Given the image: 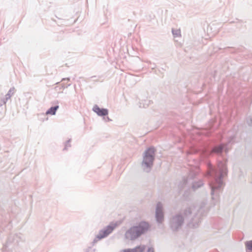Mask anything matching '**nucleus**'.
<instances>
[{"label":"nucleus","mask_w":252,"mask_h":252,"mask_svg":"<svg viewBox=\"0 0 252 252\" xmlns=\"http://www.w3.org/2000/svg\"><path fill=\"white\" fill-rule=\"evenodd\" d=\"M150 227V225L147 222L141 221L126 231L125 234V239L128 240H135L148 232Z\"/></svg>","instance_id":"f257e3e1"},{"label":"nucleus","mask_w":252,"mask_h":252,"mask_svg":"<svg viewBox=\"0 0 252 252\" xmlns=\"http://www.w3.org/2000/svg\"><path fill=\"white\" fill-rule=\"evenodd\" d=\"M219 171H215V182L210 184L211 188V195L212 199H214V195L216 193V190L220 189L223 186V182L221 178L227 174L225 163L223 162H220L218 163Z\"/></svg>","instance_id":"f03ea898"},{"label":"nucleus","mask_w":252,"mask_h":252,"mask_svg":"<svg viewBox=\"0 0 252 252\" xmlns=\"http://www.w3.org/2000/svg\"><path fill=\"white\" fill-rule=\"evenodd\" d=\"M155 155V150L153 147L148 148L143 153L141 166L143 169L146 172H149L152 167Z\"/></svg>","instance_id":"7ed1b4c3"},{"label":"nucleus","mask_w":252,"mask_h":252,"mask_svg":"<svg viewBox=\"0 0 252 252\" xmlns=\"http://www.w3.org/2000/svg\"><path fill=\"white\" fill-rule=\"evenodd\" d=\"M119 224L120 223L118 221L112 222L108 225L100 229L94 238L92 242L93 244L94 245L100 240L108 236Z\"/></svg>","instance_id":"20e7f679"},{"label":"nucleus","mask_w":252,"mask_h":252,"mask_svg":"<svg viewBox=\"0 0 252 252\" xmlns=\"http://www.w3.org/2000/svg\"><path fill=\"white\" fill-rule=\"evenodd\" d=\"M184 215L185 218L190 219L188 224L189 227L196 228L198 226L200 222V216L196 214L194 207L186 209L184 211Z\"/></svg>","instance_id":"39448f33"},{"label":"nucleus","mask_w":252,"mask_h":252,"mask_svg":"<svg viewBox=\"0 0 252 252\" xmlns=\"http://www.w3.org/2000/svg\"><path fill=\"white\" fill-rule=\"evenodd\" d=\"M184 218L181 214H177L173 216L170 220V226L174 231L181 228L183 224Z\"/></svg>","instance_id":"423d86ee"},{"label":"nucleus","mask_w":252,"mask_h":252,"mask_svg":"<svg viewBox=\"0 0 252 252\" xmlns=\"http://www.w3.org/2000/svg\"><path fill=\"white\" fill-rule=\"evenodd\" d=\"M156 218L157 221L158 223H161L164 220L163 205L161 202H158L157 204Z\"/></svg>","instance_id":"0eeeda50"},{"label":"nucleus","mask_w":252,"mask_h":252,"mask_svg":"<svg viewBox=\"0 0 252 252\" xmlns=\"http://www.w3.org/2000/svg\"><path fill=\"white\" fill-rule=\"evenodd\" d=\"M93 110L98 116H105L108 114V110L106 108H100L97 105L94 106Z\"/></svg>","instance_id":"6e6552de"},{"label":"nucleus","mask_w":252,"mask_h":252,"mask_svg":"<svg viewBox=\"0 0 252 252\" xmlns=\"http://www.w3.org/2000/svg\"><path fill=\"white\" fill-rule=\"evenodd\" d=\"M15 93V89L14 87L11 88L8 91L7 93L5 94V97L1 98V102L2 104H0V106L2 104H5L7 101L10 99V98L14 95Z\"/></svg>","instance_id":"1a4fd4ad"},{"label":"nucleus","mask_w":252,"mask_h":252,"mask_svg":"<svg viewBox=\"0 0 252 252\" xmlns=\"http://www.w3.org/2000/svg\"><path fill=\"white\" fill-rule=\"evenodd\" d=\"M146 249L145 245H140L133 249H126L123 250V252H143Z\"/></svg>","instance_id":"9d476101"},{"label":"nucleus","mask_w":252,"mask_h":252,"mask_svg":"<svg viewBox=\"0 0 252 252\" xmlns=\"http://www.w3.org/2000/svg\"><path fill=\"white\" fill-rule=\"evenodd\" d=\"M59 106L58 105L52 107L49 109L46 112V115H54L56 114V111L58 109Z\"/></svg>","instance_id":"9b49d317"},{"label":"nucleus","mask_w":252,"mask_h":252,"mask_svg":"<svg viewBox=\"0 0 252 252\" xmlns=\"http://www.w3.org/2000/svg\"><path fill=\"white\" fill-rule=\"evenodd\" d=\"M223 150H224L226 152L227 151L224 145H220L218 147H216L213 150V152L217 154L221 153Z\"/></svg>","instance_id":"f8f14e48"},{"label":"nucleus","mask_w":252,"mask_h":252,"mask_svg":"<svg viewBox=\"0 0 252 252\" xmlns=\"http://www.w3.org/2000/svg\"><path fill=\"white\" fill-rule=\"evenodd\" d=\"M203 185L202 181L200 180L198 182H194L192 185V188L196 189Z\"/></svg>","instance_id":"ddd939ff"},{"label":"nucleus","mask_w":252,"mask_h":252,"mask_svg":"<svg viewBox=\"0 0 252 252\" xmlns=\"http://www.w3.org/2000/svg\"><path fill=\"white\" fill-rule=\"evenodd\" d=\"M173 35L174 37H178L181 36V31L179 29L172 30Z\"/></svg>","instance_id":"4468645a"},{"label":"nucleus","mask_w":252,"mask_h":252,"mask_svg":"<svg viewBox=\"0 0 252 252\" xmlns=\"http://www.w3.org/2000/svg\"><path fill=\"white\" fill-rule=\"evenodd\" d=\"M245 246L249 250L252 251V240L246 242Z\"/></svg>","instance_id":"2eb2a0df"},{"label":"nucleus","mask_w":252,"mask_h":252,"mask_svg":"<svg viewBox=\"0 0 252 252\" xmlns=\"http://www.w3.org/2000/svg\"><path fill=\"white\" fill-rule=\"evenodd\" d=\"M145 101V102L144 103H142L141 102H140V104H139V107H146L147 106H148L150 103V101H149L148 100H144Z\"/></svg>","instance_id":"dca6fc26"},{"label":"nucleus","mask_w":252,"mask_h":252,"mask_svg":"<svg viewBox=\"0 0 252 252\" xmlns=\"http://www.w3.org/2000/svg\"><path fill=\"white\" fill-rule=\"evenodd\" d=\"M247 123L249 126H252V117L250 116L247 118Z\"/></svg>","instance_id":"f3484780"},{"label":"nucleus","mask_w":252,"mask_h":252,"mask_svg":"<svg viewBox=\"0 0 252 252\" xmlns=\"http://www.w3.org/2000/svg\"><path fill=\"white\" fill-rule=\"evenodd\" d=\"M69 142H70V140H69L65 144V147H64V149H67V147H70V145L69 144Z\"/></svg>","instance_id":"a211bd4d"},{"label":"nucleus","mask_w":252,"mask_h":252,"mask_svg":"<svg viewBox=\"0 0 252 252\" xmlns=\"http://www.w3.org/2000/svg\"><path fill=\"white\" fill-rule=\"evenodd\" d=\"M147 252H155L154 249L152 247H149L148 249Z\"/></svg>","instance_id":"6ab92c4d"},{"label":"nucleus","mask_w":252,"mask_h":252,"mask_svg":"<svg viewBox=\"0 0 252 252\" xmlns=\"http://www.w3.org/2000/svg\"><path fill=\"white\" fill-rule=\"evenodd\" d=\"M103 120L105 121V122H107V121H111V120L108 117H107L106 118L104 117L103 118Z\"/></svg>","instance_id":"aec40b11"},{"label":"nucleus","mask_w":252,"mask_h":252,"mask_svg":"<svg viewBox=\"0 0 252 252\" xmlns=\"http://www.w3.org/2000/svg\"><path fill=\"white\" fill-rule=\"evenodd\" d=\"M120 252H123V250H122Z\"/></svg>","instance_id":"412c9836"}]
</instances>
